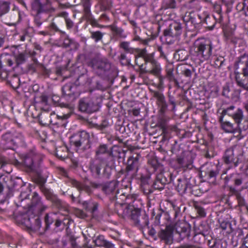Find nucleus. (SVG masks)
Listing matches in <instances>:
<instances>
[{"label": "nucleus", "instance_id": "1", "mask_svg": "<svg viewBox=\"0 0 248 248\" xmlns=\"http://www.w3.org/2000/svg\"><path fill=\"white\" fill-rule=\"evenodd\" d=\"M30 5L34 24L38 28L46 20V16L55 11L51 0H31Z\"/></svg>", "mask_w": 248, "mask_h": 248}, {"label": "nucleus", "instance_id": "2", "mask_svg": "<svg viewBox=\"0 0 248 248\" xmlns=\"http://www.w3.org/2000/svg\"><path fill=\"white\" fill-rule=\"evenodd\" d=\"M213 45L209 39H199L195 41L193 46V56L197 57L198 63L208 60L212 53Z\"/></svg>", "mask_w": 248, "mask_h": 248}, {"label": "nucleus", "instance_id": "3", "mask_svg": "<svg viewBox=\"0 0 248 248\" xmlns=\"http://www.w3.org/2000/svg\"><path fill=\"white\" fill-rule=\"evenodd\" d=\"M126 200H131L129 202V204L134 209L130 215V218L134 223V224L140 229H143L147 227L149 229V218L148 216L145 213L141 214L140 208H136L137 205L136 202H138L136 199V196L129 195L127 196Z\"/></svg>", "mask_w": 248, "mask_h": 248}, {"label": "nucleus", "instance_id": "4", "mask_svg": "<svg viewBox=\"0 0 248 248\" xmlns=\"http://www.w3.org/2000/svg\"><path fill=\"white\" fill-rule=\"evenodd\" d=\"M71 145L74 146L78 152H82L91 147L90 135L85 131H81L73 134L70 139Z\"/></svg>", "mask_w": 248, "mask_h": 248}, {"label": "nucleus", "instance_id": "5", "mask_svg": "<svg viewBox=\"0 0 248 248\" xmlns=\"http://www.w3.org/2000/svg\"><path fill=\"white\" fill-rule=\"evenodd\" d=\"M21 159V163L28 172L35 171L36 169L39 167L42 160L41 155L34 150H31L28 153L22 155Z\"/></svg>", "mask_w": 248, "mask_h": 248}, {"label": "nucleus", "instance_id": "6", "mask_svg": "<svg viewBox=\"0 0 248 248\" xmlns=\"http://www.w3.org/2000/svg\"><path fill=\"white\" fill-rule=\"evenodd\" d=\"M88 65L99 75H104L111 68V64L107 60L99 57H95L91 59L88 63Z\"/></svg>", "mask_w": 248, "mask_h": 248}, {"label": "nucleus", "instance_id": "7", "mask_svg": "<svg viewBox=\"0 0 248 248\" xmlns=\"http://www.w3.org/2000/svg\"><path fill=\"white\" fill-rule=\"evenodd\" d=\"M1 141L7 148H11L19 143H23L25 138L21 133L7 132L2 135Z\"/></svg>", "mask_w": 248, "mask_h": 248}, {"label": "nucleus", "instance_id": "8", "mask_svg": "<svg viewBox=\"0 0 248 248\" xmlns=\"http://www.w3.org/2000/svg\"><path fill=\"white\" fill-rule=\"evenodd\" d=\"M242 146L240 144L234 145L226 150L223 156L225 163L230 164L233 163L234 167L237 166V162H234L235 158L243 155Z\"/></svg>", "mask_w": 248, "mask_h": 248}, {"label": "nucleus", "instance_id": "9", "mask_svg": "<svg viewBox=\"0 0 248 248\" xmlns=\"http://www.w3.org/2000/svg\"><path fill=\"white\" fill-rule=\"evenodd\" d=\"M175 168L184 170L191 169L193 166V158L189 153L183 152L177 155L175 160Z\"/></svg>", "mask_w": 248, "mask_h": 248}, {"label": "nucleus", "instance_id": "10", "mask_svg": "<svg viewBox=\"0 0 248 248\" xmlns=\"http://www.w3.org/2000/svg\"><path fill=\"white\" fill-rule=\"evenodd\" d=\"M119 182L117 181H112L102 186V190L106 195L109 196L111 200H117L121 199L120 197H125L124 193L119 195L120 191L118 189Z\"/></svg>", "mask_w": 248, "mask_h": 248}, {"label": "nucleus", "instance_id": "11", "mask_svg": "<svg viewBox=\"0 0 248 248\" xmlns=\"http://www.w3.org/2000/svg\"><path fill=\"white\" fill-rule=\"evenodd\" d=\"M40 188L46 199L50 201L54 206L60 210L65 209V203L59 199L58 196L54 194L51 190L46 187L43 183L41 184Z\"/></svg>", "mask_w": 248, "mask_h": 248}, {"label": "nucleus", "instance_id": "12", "mask_svg": "<svg viewBox=\"0 0 248 248\" xmlns=\"http://www.w3.org/2000/svg\"><path fill=\"white\" fill-rule=\"evenodd\" d=\"M221 115L223 116L228 115L231 117L233 120L235 124L238 123L240 121H242L244 118L243 110L233 105L223 108Z\"/></svg>", "mask_w": 248, "mask_h": 248}, {"label": "nucleus", "instance_id": "13", "mask_svg": "<svg viewBox=\"0 0 248 248\" xmlns=\"http://www.w3.org/2000/svg\"><path fill=\"white\" fill-rule=\"evenodd\" d=\"M48 208L42 200L38 193L34 192L31 199L30 210L38 215L46 211Z\"/></svg>", "mask_w": 248, "mask_h": 248}, {"label": "nucleus", "instance_id": "14", "mask_svg": "<svg viewBox=\"0 0 248 248\" xmlns=\"http://www.w3.org/2000/svg\"><path fill=\"white\" fill-rule=\"evenodd\" d=\"M136 64L139 67L140 71L141 73H149L154 76L158 77L160 75L161 68L160 64L156 61L151 65V68L150 69H146V67L143 63L140 62L137 58L136 60Z\"/></svg>", "mask_w": 248, "mask_h": 248}, {"label": "nucleus", "instance_id": "15", "mask_svg": "<svg viewBox=\"0 0 248 248\" xmlns=\"http://www.w3.org/2000/svg\"><path fill=\"white\" fill-rule=\"evenodd\" d=\"M157 235L161 241L170 245L173 240V229L171 226L167 225L164 229H161L158 232Z\"/></svg>", "mask_w": 248, "mask_h": 248}, {"label": "nucleus", "instance_id": "16", "mask_svg": "<svg viewBox=\"0 0 248 248\" xmlns=\"http://www.w3.org/2000/svg\"><path fill=\"white\" fill-rule=\"evenodd\" d=\"M153 96L156 98V104L159 109V112L164 114L168 108V104L163 93L157 91H153Z\"/></svg>", "mask_w": 248, "mask_h": 248}, {"label": "nucleus", "instance_id": "17", "mask_svg": "<svg viewBox=\"0 0 248 248\" xmlns=\"http://www.w3.org/2000/svg\"><path fill=\"white\" fill-rule=\"evenodd\" d=\"M182 33V26L180 23L173 22L169 27L164 31V35L167 37L175 38L179 36Z\"/></svg>", "mask_w": 248, "mask_h": 248}, {"label": "nucleus", "instance_id": "18", "mask_svg": "<svg viewBox=\"0 0 248 248\" xmlns=\"http://www.w3.org/2000/svg\"><path fill=\"white\" fill-rule=\"evenodd\" d=\"M139 158L140 155H136L135 156L132 155L129 157L125 169L127 172H133L132 175H137L140 166L139 162Z\"/></svg>", "mask_w": 248, "mask_h": 248}, {"label": "nucleus", "instance_id": "19", "mask_svg": "<svg viewBox=\"0 0 248 248\" xmlns=\"http://www.w3.org/2000/svg\"><path fill=\"white\" fill-rule=\"evenodd\" d=\"M79 109L81 111L91 113L97 111L98 107L92 100L83 98L79 102Z\"/></svg>", "mask_w": 248, "mask_h": 248}, {"label": "nucleus", "instance_id": "20", "mask_svg": "<svg viewBox=\"0 0 248 248\" xmlns=\"http://www.w3.org/2000/svg\"><path fill=\"white\" fill-rule=\"evenodd\" d=\"M57 117L53 112L48 114L46 111H43L38 115V120L39 123L43 125H48L49 124L57 125L59 124V122L53 121L52 119V117Z\"/></svg>", "mask_w": 248, "mask_h": 248}, {"label": "nucleus", "instance_id": "21", "mask_svg": "<svg viewBox=\"0 0 248 248\" xmlns=\"http://www.w3.org/2000/svg\"><path fill=\"white\" fill-rule=\"evenodd\" d=\"M244 63V66L242 68V74L245 77V80L247 82L244 83L241 81H237V83L240 87L248 91V58L245 61H242L241 60H240L238 62L237 66H239L240 65H242Z\"/></svg>", "mask_w": 248, "mask_h": 248}, {"label": "nucleus", "instance_id": "22", "mask_svg": "<svg viewBox=\"0 0 248 248\" xmlns=\"http://www.w3.org/2000/svg\"><path fill=\"white\" fill-rule=\"evenodd\" d=\"M25 223L28 228L35 231H38L41 227V221L38 215L30 217Z\"/></svg>", "mask_w": 248, "mask_h": 248}, {"label": "nucleus", "instance_id": "23", "mask_svg": "<svg viewBox=\"0 0 248 248\" xmlns=\"http://www.w3.org/2000/svg\"><path fill=\"white\" fill-rule=\"evenodd\" d=\"M183 19L186 24L190 22L195 27L196 25L200 24L199 17V14L194 12H186L183 17Z\"/></svg>", "mask_w": 248, "mask_h": 248}, {"label": "nucleus", "instance_id": "24", "mask_svg": "<svg viewBox=\"0 0 248 248\" xmlns=\"http://www.w3.org/2000/svg\"><path fill=\"white\" fill-rule=\"evenodd\" d=\"M111 152L108 149L107 144H100L95 149V158L96 160L101 161L105 156H106Z\"/></svg>", "mask_w": 248, "mask_h": 248}, {"label": "nucleus", "instance_id": "25", "mask_svg": "<svg viewBox=\"0 0 248 248\" xmlns=\"http://www.w3.org/2000/svg\"><path fill=\"white\" fill-rule=\"evenodd\" d=\"M97 161H92L89 165V170L92 175L95 178H99L102 174V163Z\"/></svg>", "mask_w": 248, "mask_h": 248}, {"label": "nucleus", "instance_id": "26", "mask_svg": "<svg viewBox=\"0 0 248 248\" xmlns=\"http://www.w3.org/2000/svg\"><path fill=\"white\" fill-rule=\"evenodd\" d=\"M224 117L221 115L219 118V122L221 124L222 129L227 133H234L237 131L236 124L229 121H224Z\"/></svg>", "mask_w": 248, "mask_h": 248}, {"label": "nucleus", "instance_id": "27", "mask_svg": "<svg viewBox=\"0 0 248 248\" xmlns=\"http://www.w3.org/2000/svg\"><path fill=\"white\" fill-rule=\"evenodd\" d=\"M169 118L164 115V114L159 116L157 119L156 126L162 130V135L165 136L168 133L169 126L168 122Z\"/></svg>", "mask_w": 248, "mask_h": 248}, {"label": "nucleus", "instance_id": "28", "mask_svg": "<svg viewBox=\"0 0 248 248\" xmlns=\"http://www.w3.org/2000/svg\"><path fill=\"white\" fill-rule=\"evenodd\" d=\"M167 183V178L164 176L162 173L156 175L155 179L153 184V187L155 189L162 190L164 186Z\"/></svg>", "mask_w": 248, "mask_h": 248}, {"label": "nucleus", "instance_id": "29", "mask_svg": "<svg viewBox=\"0 0 248 248\" xmlns=\"http://www.w3.org/2000/svg\"><path fill=\"white\" fill-rule=\"evenodd\" d=\"M69 183L73 186L77 188L79 191H84L88 194H91L93 192V189L91 186L84 185L73 179H70Z\"/></svg>", "mask_w": 248, "mask_h": 248}, {"label": "nucleus", "instance_id": "30", "mask_svg": "<svg viewBox=\"0 0 248 248\" xmlns=\"http://www.w3.org/2000/svg\"><path fill=\"white\" fill-rule=\"evenodd\" d=\"M133 210L130 209L126 204H120L117 207V213L119 216L125 218L128 217H130Z\"/></svg>", "mask_w": 248, "mask_h": 248}, {"label": "nucleus", "instance_id": "31", "mask_svg": "<svg viewBox=\"0 0 248 248\" xmlns=\"http://www.w3.org/2000/svg\"><path fill=\"white\" fill-rule=\"evenodd\" d=\"M176 230L182 239L188 238L190 236V229L185 223H181L180 226L176 224Z\"/></svg>", "mask_w": 248, "mask_h": 248}, {"label": "nucleus", "instance_id": "32", "mask_svg": "<svg viewBox=\"0 0 248 248\" xmlns=\"http://www.w3.org/2000/svg\"><path fill=\"white\" fill-rule=\"evenodd\" d=\"M233 182L234 186L236 187L239 186L242 184L248 183V178H246V175L243 173H237L233 175Z\"/></svg>", "mask_w": 248, "mask_h": 248}, {"label": "nucleus", "instance_id": "33", "mask_svg": "<svg viewBox=\"0 0 248 248\" xmlns=\"http://www.w3.org/2000/svg\"><path fill=\"white\" fill-rule=\"evenodd\" d=\"M213 7L215 13L214 15L215 19L217 22L221 23L223 20L221 6L217 3H215L213 4Z\"/></svg>", "mask_w": 248, "mask_h": 248}, {"label": "nucleus", "instance_id": "34", "mask_svg": "<svg viewBox=\"0 0 248 248\" xmlns=\"http://www.w3.org/2000/svg\"><path fill=\"white\" fill-rule=\"evenodd\" d=\"M168 217L167 213L163 211L160 212L156 215L155 218V224L156 225H163L166 223Z\"/></svg>", "mask_w": 248, "mask_h": 248}, {"label": "nucleus", "instance_id": "35", "mask_svg": "<svg viewBox=\"0 0 248 248\" xmlns=\"http://www.w3.org/2000/svg\"><path fill=\"white\" fill-rule=\"evenodd\" d=\"M188 52L184 49L177 50L174 54V57L177 61H184L187 59Z\"/></svg>", "mask_w": 248, "mask_h": 248}, {"label": "nucleus", "instance_id": "36", "mask_svg": "<svg viewBox=\"0 0 248 248\" xmlns=\"http://www.w3.org/2000/svg\"><path fill=\"white\" fill-rule=\"evenodd\" d=\"M100 161L102 163H105L107 167L113 168L115 166V160L111 152L106 156H105V157Z\"/></svg>", "mask_w": 248, "mask_h": 248}, {"label": "nucleus", "instance_id": "37", "mask_svg": "<svg viewBox=\"0 0 248 248\" xmlns=\"http://www.w3.org/2000/svg\"><path fill=\"white\" fill-rule=\"evenodd\" d=\"M120 48L123 49L125 53L133 54L135 51V48L131 47L130 42L127 41H122L119 45Z\"/></svg>", "mask_w": 248, "mask_h": 248}, {"label": "nucleus", "instance_id": "38", "mask_svg": "<svg viewBox=\"0 0 248 248\" xmlns=\"http://www.w3.org/2000/svg\"><path fill=\"white\" fill-rule=\"evenodd\" d=\"M188 185V183L186 180L178 179L176 189L179 193L183 194L186 192Z\"/></svg>", "mask_w": 248, "mask_h": 248}, {"label": "nucleus", "instance_id": "39", "mask_svg": "<svg viewBox=\"0 0 248 248\" xmlns=\"http://www.w3.org/2000/svg\"><path fill=\"white\" fill-rule=\"evenodd\" d=\"M10 4L8 1L0 0V17L9 11Z\"/></svg>", "mask_w": 248, "mask_h": 248}, {"label": "nucleus", "instance_id": "40", "mask_svg": "<svg viewBox=\"0 0 248 248\" xmlns=\"http://www.w3.org/2000/svg\"><path fill=\"white\" fill-rule=\"evenodd\" d=\"M111 31L113 33L122 38H125L126 35L124 33V31L121 28H119L115 25H111L109 26Z\"/></svg>", "mask_w": 248, "mask_h": 248}, {"label": "nucleus", "instance_id": "41", "mask_svg": "<svg viewBox=\"0 0 248 248\" xmlns=\"http://www.w3.org/2000/svg\"><path fill=\"white\" fill-rule=\"evenodd\" d=\"M166 77L170 81L174 82L175 86H179V82L177 79L175 78L173 74V68L172 67L168 68L166 70Z\"/></svg>", "mask_w": 248, "mask_h": 248}, {"label": "nucleus", "instance_id": "42", "mask_svg": "<svg viewBox=\"0 0 248 248\" xmlns=\"http://www.w3.org/2000/svg\"><path fill=\"white\" fill-rule=\"evenodd\" d=\"M91 38L93 39L95 42L102 41L105 33L102 32L100 31H91Z\"/></svg>", "mask_w": 248, "mask_h": 248}, {"label": "nucleus", "instance_id": "43", "mask_svg": "<svg viewBox=\"0 0 248 248\" xmlns=\"http://www.w3.org/2000/svg\"><path fill=\"white\" fill-rule=\"evenodd\" d=\"M55 225L56 227H60L62 223L64 225H68L69 223V218L62 215H60L58 217L55 218Z\"/></svg>", "mask_w": 248, "mask_h": 248}, {"label": "nucleus", "instance_id": "44", "mask_svg": "<svg viewBox=\"0 0 248 248\" xmlns=\"http://www.w3.org/2000/svg\"><path fill=\"white\" fill-rule=\"evenodd\" d=\"M61 16L64 18L66 27L67 30H71L74 26V22L68 16V14L66 12H62Z\"/></svg>", "mask_w": 248, "mask_h": 248}, {"label": "nucleus", "instance_id": "45", "mask_svg": "<svg viewBox=\"0 0 248 248\" xmlns=\"http://www.w3.org/2000/svg\"><path fill=\"white\" fill-rule=\"evenodd\" d=\"M91 0H84L83 2L84 16L91 14Z\"/></svg>", "mask_w": 248, "mask_h": 248}, {"label": "nucleus", "instance_id": "46", "mask_svg": "<svg viewBox=\"0 0 248 248\" xmlns=\"http://www.w3.org/2000/svg\"><path fill=\"white\" fill-rule=\"evenodd\" d=\"M84 17L92 26L99 28L103 27V26L98 23L97 21L94 18L92 14L85 16Z\"/></svg>", "mask_w": 248, "mask_h": 248}, {"label": "nucleus", "instance_id": "47", "mask_svg": "<svg viewBox=\"0 0 248 248\" xmlns=\"http://www.w3.org/2000/svg\"><path fill=\"white\" fill-rule=\"evenodd\" d=\"M237 129H238L239 131L247 130L248 129V119H243L242 121H240L238 123L236 124Z\"/></svg>", "mask_w": 248, "mask_h": 248}, {"label": "nucleus", "instance_id": "48", "mask_svg": "<svg viewBox=\"0 0 248 248\" xmlns=\"http://www.w3.org/2000/svg\"><path fill=\"white\" fill-rule=\"evenodd\" d=\"M224 61L225 59L223 57L215 56L214 57L212 64L215 67L219 68L223 64Z\"/></svg>", "mask_w": 248, "mask_h": 248}, {"label": "nucleus", "instance_id": "49", "mask_svg": "<svg viewBox=\"0 0 248 248\" xmlns=\"http://www.w3.org/2000/svg\"><path fill=\"white\" fill-rule=\"evenodd\" d=\"M193 206L199 215L202 217L206 216V212L204 209L198 202H194Z\"/></svg>", "mask_w": 248, "mask_h": 248}, {"label": "nucleus", "instance_id": "50", "mask_svg": "<svg viewBox=\"0 0 248 248\" xmlns=\"http://www.w3.org/2000/svg\"><path fill=\"white\" fill-rule=\"evenodd\" d=\"M220 226L223 230L226 231V232L228 233L232 232L233 231L231 223L227 221H222L221 222Z\"/></svg>", "mask_w": 248, "mask_h": 248}, {"label": "nucleus", "instance_id": "51", "mask_svg": "<svg viewBox=\"0 0 248 248\" xmlns=\"http://www.w3.org/2000/svg\"><path fill=\"white\" fill-rule=\"evenodd\" d=\"M95 245L98 247H105L107 241L105 240L103 235H99L93 240Z\"/></svg>", "mask_w": 248, "mask_h": 248}, {"label": "nucleus", "instance_id": "52", "mask_svg": "<svg viewBox=\"0 0 248 248\" xmlns=\"http://www.w3.org/2000/svg\"><path fill=\"white\" fill-rule=\"evenodd\" d=\"M119 59L122 64L129 65L132 68H134V65L131 64L130 60L126 59V56L124 53H121L119 57Z\"/></svg>", "mask_w": 248, "mask_h": 248}, {"label": "nucleus", "instance_id": "53", "mask_svg": "<svg viewBox=\"0 0 248 248\" xmlns=\"http://www.w3.org/2000/svg\"><path fill=\"white\" fill-rule=\"evenodd\" d=\"M67 149L65 147H60L56 149V155L62 159H64L66 156Z\"/></svg>", "mask_w": 248, "mask_h": 248}, {"label": "nucleus", "instance_id": "54", "mask_svg": "<svg viewBox=\"0 0 248 248\" xmlns=\"http://www.w3.org/2000/svg\"><path fill=\"white\" fill-rule=\"evenodd\" d=\"M73 84L71 83H68L64 85L62 88V92L63 94L66 95H70L74 92L72 91Z\"/></svg>", "mask_w": 248, "mask_h": 248}, {"label": "nucleus", "instance_id": "55", "mask_svg": "<svg viewBox=\"0 0 248 248\" xmlns=\"http://www.w3.org/2000/svg\"><path fill=\"white\" fill-rule=\"evenodd\" d=\"M55 216L56 214L54 213L46 214L45 217V220L47 227L49 226L54 221Z\"/></svg>", "mask_w": 248, "mask_h": 248}, {"label": "nucleus", "instance_id": "56", "mask_svg": "<svg viewBox=\"0 0 248 248\" xmlns=\"http://www.w3.org/2000/svg\"><path fill=\"white\" fill-rule=\"evenodd\" d=\"M26 60V55L23 53H19L16 57V63L17 65L24 63Z\"/></svg>", "mask_w": 248, "mask_h": 248}, {"label": "nucleus", "instance_id": "57", "mask_svg": "<svg viewBox=\"0 0 248 248\" xmlns=\"http://www.w3.org/2000/svg\"><path fill=\"white\" fill-rule=\"evenodd\" d=\"M143 59L144 61V63L143 64L145 66L147 63H150L152 64L156 61L153 54L148 53Z\"/></svg>", "mask_w": 248, "mask_h": 248}, {"label": "nucleus", "instance_id": "58", "mask_svg": "<svg viewBox=\"0 0 248 248\" xmlns=\"http://www.w3.org/2000/svg\"><path fill=\"white\" fill-rule=\"evenodd\" d=\"M218 174V171L217 170H211L206 172V176L207 178L210 179L215 178Z\"/></svg>", "mask_w": 248, "mask_h": 248}, {"label": "nucleus", "instance_id": "59", "mask_svg": "<svg viewBox=\"0 0 248 248\" xmlns=\"http://www.w3.org/2000/svg\"><path fill=\"white\" fill-rule=\"evenodd\" d=\"M112 168L111 167L106 166L101 175L106 178H109L111 174V170Z\"/></svg>", "mask_w": 248, "mask_h": 248}, {"label": "nucleus", "instance_id": "60", "mask_svg": "<svg viewBox=\"0 0 248 248\" xmlns=\"http://www.w3.org/2000/svg\"><path fill=\"white\" fill-rule=\"evenodd\" d=\"M143 193L145 195H149L153 193V190L151 186L148 184H145L142 187Z\"/></svg>", "mask_w": 248, "mask_h": 248}, {"label": "nucleus", "instance_id": "61", "mask_svg": "<svg viewBox=\"0 0 248 248\" xmlns=\"http://www.w3.org/2000/svg\"><path fill=\"white\" fill-rule=\"evenodd\" d=\"M170 205L172 207L173 211L174 213V217H177L180 214V207L176 205L173 202H170Z\"/></svg>", "mask_w": 248, "mask_h": 248}, {"label": "nucleus", "instance_id": "62", "mask_svg": "<svg viewBox=\"0 0 248 248\" xmlns=\"http://www.w3.org/2000/svg\"><path fill=\"white\" fill-rule=\"evenodd\" d=\"M147 54L148 53H147V50H146V49L145 48L142 49L140 50V51L139 52V53H138V54L137 56H136V57H135V60L137 58V60L140 62L139 61L138 59L139 58H141L143 59Z\"/></svg>", "mask_w": 248, "mask_h": 248}, {"label": "nucleus", "instance_id": "63", "mask_svg": "<svg viewBox=\"0 0 248 248\" xmlns=\"http://www.w3.org/2000/svg\"><path fill=\"white\" fill-rule=\"evenodd\" d=\"M68 243L72 248H77L78 247L76 239L72 236L69 237Z\"/></svg>", "mask_w": 248, "mask_h": 248}, {"label": "nucleus", "instance_id": "64", "mask_svg": "<svg viewBox=\"0 0 248 248\" xmlns=\"http://www.w3.org/2000/svg\"><path fill=\"white\" fill-rule=\"evenodd\" d=\"M236 198L239 206H244L245 205V200L240 194L237 193Z\"/></svg>", "mask_w": 248, "mask_h": 248}]
</instances>
